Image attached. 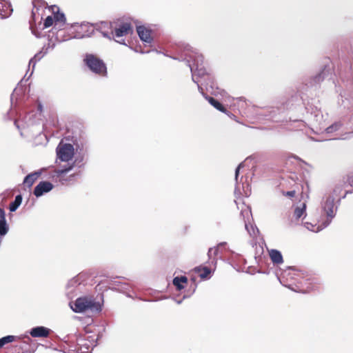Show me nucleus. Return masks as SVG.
<instances>
[{"instance_id": "nucleus-22", "label": "nucleus", "mask_w": 353, "mask_h": 353, "mask_svg": "<svg viewBox=\"0 0 353 353\" xmlns=\"http://www.w3.org/2000/svg\"><path fill=\"white\" fill-rule=\"evenodd\" d=\"M341 126V123L340 122H336L332 125H330L329 127H327L326 128V132L327 133H332L333 132L338 130Z\"/></svg>"}, {"instance_id": "nucleus-18", "label": "nucleus", "mask_w": 353, "mask_h": 353, "mask_svg": "<svg viewBox=\"0 0 353 353\" xmlns=\"http://www.w3.org/2000/svg\"><path fill=\"white\" fill-rule=\"evenodd\" d=\"M22 202V196L21 194L15 196L14 201L10 203L9 210L10 212H14L19 207Z\"/></svg>"}, {"instance_id": "nucleus-11", "label": "nucleus", "mask_w": 353, "mask_h": 353, "mask_svg": "<svg viewBox=\"0 0 353 353\" xmlns=\"http://www.w3.org/2000/svg\"><path fill=\"white\" fill-rule=\"evenodd\" d=\"M12 12L10 5L5 0H0V17L1 18L8 17Z\"/></svg>"}, {"instance_id": "nucleus-30", "label": "nucleus", "mask_w": 353, "mask_h": 353, "mask_svg": "<svg viewBox=\"0 0 353 353\" xmlns=\"http://www.w3.org/2000/svg\"><path fill=\"white\" fill-rule=\"evenodd\" d=\"M352 185H353V179H352Z\"/></svg>"}, {"instance_id": "nucleus-15", "label": "nucleus", "mask_w": 353, "mask_h": 353, "mask_svg": "<svg viewBox=\"0 0 353 353\" xmlns=\"http://www.w3.org/2000/svg\"><path fill=\"white\" fill-rule=\"evenodd\" d=\"M219 246L211 248L209 249L208 256L209 258L210 263L212 264H216V256L219 254Z\"/></svg>"}, {"instance_id": "nucleus-4", "label": "nucleus", "mask_w": 353, "mask_h": 353, "mask_svg": "<svg viewBox=\"0 0 353 353\" xmlns=\"http://www.w3.org/2000/svg\"><path fill=\"white\" fill-rule=\"evenodd\" d=\"M57 154L61 161H68L74 156V147L70 143L59 144L57 148Z\"/></svg>"}, {"instance_id": "nucleus-23", "label": "nucleus", "mask_w": 353, "mask_h": 353, "mask_svg": "<svg viewBox=\"0 0 353 353\" xmlns=\"http://www.w3.org/2000/svg\"><path fill=\"white\" fill-rule=\"evenodd\" d=\"M54 23V17L52 16H48L44 21L43 27H44V28H50V26H52L53 25Z\"/></svg>"}, {"instance_id": "nucleus-8", "label": "nucleus", "mask_w": 353, "mask_h": 353, "mask_svg": "<svg viewBox=\"0 0 353 353\" xmlns=\"http://www.w3.org/2000/svg\"><path fill=\"white\" fill-rule=\"evenodd\" d=\"M32 337H48L50 334V330L43 326L34 327L30 331Z\"/></svg>"}, {"instance_id": "nucleus-20", "label": "nucleus", "mask_w": 353, "mask_h": 353, "mask_svg": "<svg viewBox=\"0 0 353 353\" xmlns=\"http://www.w3.org/2000/svg\"><path fill=\"white\" fill-rule=\"evenodd\" d=\"M305 203H303L302 207H297L295 208L294 215L296 217V219H299L304 214L305 212Z\"/></svg>"}, {"instance_id": "nucleus-14", "label": "nucleus", "mask_w": 353, "mask_h": 353, "mask_svg": "<svg viewBox=\"0 0 353 353\" xmlns=\"http://www.w3.org/2000/svg\"><path fill=\"white\" fill-rule=\"evenodd\" d=\"M270 256L273 263L281 264L283 262L281 253L276 250H270Z\"/></svg>"}, {"instance_id": "nucleus-7", "label": "nucleus", "mask_w": 353, "mask_h": 353, "mask_svg": "<svg viewBox=\"0 0 353 353\" xmlns=\"http://www.w3.org/2000/svg\"><path fill=\"white\" fill-rule=\"evenodd\" d=\"M53 14L55 25H63L65 23V17L63 13L59 12V8L57 6H51L50 8Z\"/></svg>"}, {"instance_id": "nucleus-3", "label": "nucleus", "mask_w": 353, "mask_h": 353, "mask_svg": "<svg viewBox=\"0 0 353 353\" xmlns=\"http://www.w3.org/2000/svg\"><path fill=\"white\" fill-rule=\"evenodd\" d=\"M99 305L97 304L92 299L83 296L78 298L73 305H71V308L75 312H83L88 310H98Z\"/></svg>"}, {"instance_id": "nucleus-9", "label": "nucleus", "mask_w": 353, "mask_h": 353, "mask_svg": "<svg viewBox=\"0 0 353 353\" xmlns=\"http://www.w3.org/2000/svg\"><path fill=\"white\" fill-rule=\"evenodd\" d=\"M9 230V225L6 223V214L3 209L0 208V235H6Z\"/></svg>"}, {"instance_id": "nucleus-17", "label": "nucleus", "mask_w": 353, "mask_h": 353, "mask_svg": "<svg viewBox=\"0 0 353 353\" xmlns=\"http://www.w3.org/2000/svg\"><path fill=\"white\" fill-rule=\"evenodd\" d=\"M194 271L199 274L201 279H206L211 274V270L208 267H197L195 268Z\"/></svg>"}, {"instance_id": "nucleus-10", "label": "nucleus", "mask_w": 353, "mask_h": 353, "mask_svg": "<svg viewBox=\"0 0 353 353\" xmlns=\"http://www.w3.org/2000/svg\"><path fill=\"white\" fill-rule=\"evenodd\" d=\"M40 176V172H32L25 177L23 180V184L27 187L30 188L34 184V183L39 178Z\"/></svg>"}, {"instance_id": "nucleus-1", "label": "nucleus", "mask_w": 353, "mask_h": 353, "mask_svg": "<svg viewBox=\"0 0 353 353\" xmlns=\"http://www.w3.org/2000/svg\"><path fill=\"white\" fill-rule=\"evenodd\" d=\"M85 64L94 74L100 77H106L107 67L104 61L92 54H87L83 59Z\"/></svg>"}, {"instance_id": "nucleus-25", "label": "nucleus", "mask_w": 353, "mask_h": 353, "mask_svg": "<svg viewBox=\"0 0 353 353\" xmlns=\"http://www.w3.org/2000/svg\"><path fill=\"white\" fill-rule=\"evenodd\" d=\"M241 166V164H240L236 168V170H235V178L237 180V178H238V176H239V170H240V168Z\"/></svg>"}, {"instance_id": "nucleus-6", "label": "nucleus", "mask_w": 353, "mask_h": 353, "mask_svg": "<svg viewBox=\"0 0 353 353\" xmlns=\"http://www.w3.org/2000/svg\"><path fill=\"white\" fill-rule=\"evenodd\" d=\"M137 33L141 40L143 41L150 43L152 41V37L151 36V30L146 28L144 26H139L137 28Z\"/></svg>"}, {"instance_id": "nucleus-2", "label": "nucleus", "mask_w": 353, "mask_h": 353, "mask_svg": "<svg viewBox=\"0 0 353 353\" xmlns=\"http://www.w3.org/2000/svg\"><path fill=\"white\" fill-rule=\"evenodd\" d=\"M133 33V28L130 23L121 22L118 23L114 28L110 31V34L113 39L119 43H124L123 37L132 34Z\"/></svg>"}, {"instance_id": "nucleus-29", "label": "nucleus", "mask_w": 353, "mask_h": 353, "mask_svg": "<svg viewBox=\"0 0 353 353\" xmlns=\"http://www.w3.org/2000/svg\"><path fill=\"white\" fill-rule=\"evenodd\" d=\"M309 292H310L309 290H303V292H304V293Z\"/></svg>"}, {"instance_id": "nucleus-5", "label": "nucleus", "mask_w": 353, "mask_h": 353, "mask_svg": "<svg viewBox=\"0 0 353 353\" xmlns=\"http://www.w3.org/2000/svg\"><path fill=\"white\" fill-rule=\"evenodd\" d=\"M53 188V185L49 181H41L34 190V194L37 196H41L43 194L50 192Z\"/></svg>"}, {"instance_id": "nucleus-26", "label": "nucleus", "mask_w": 353, "mask_h": 353, "mask_svg": "<svg viewBox=\"0 0 353 353\" xmlns=\"http://www.w3.org/2000/svg\"><path fill=\"white\" fill-rule=\"evenodd\" d=\"M327 215H328L329 216H330V217H332V216H334V215H333V210H332V208H331V209H330V210H329V211H327Z\"/></svg>"}, {"instance_id": "nucleus-16", "label": "nucleus", "mask_w": 353, "mask_h": 353, "mask_svg": "<svg viewBox=\"0 0 353 353\" xmlns=\"http://www.w3.org/2000/svg\"><path fill=\"white\" fill-rule=\"evenodd\" d=\"M188 278L185 276H176L173 279V284L176 286V289L181 290L184 288L182 283H187Z\"/></svg>"}, {"instance_id": "nucleus-27", "label": "nucleus", "mask_w": 353, "mask_h": 353, "mask_svg": "<svg viewBox=\"0 0 353 353\" xmlns=\"http://www.w3.org/2000/svg\"><path fill=\"white\" fill-rule=\"evenodd\" d=\"M38 110H39V112H42V110H43L42 105H41V104H40V103L38 105Z\"/></svg>"}, {"instance_id": "nucleus-28", "label": "nucleus", "mask_w": 353, "mask_h": 353, "mask_svg": "<svg viewBox=\"0 0 353 353\" xmlns=\"http://www.w3.org/2000/svg\"><path fill=\"white\" fill-rule=\"evenodd\" d=\"M352 191H346L345 194L343 197H345L347 194L352 193Z\"/></svg>"}, {"instance_id": "nucleus-24", "label": "nucleus", "mask_w": 353, "mask_h": 353, "mask_svg": "<svg viewBox=\"0 0 353 353\" xmlns=\"http://www.w3.org/2000/svg\"><path fill=\"white\" fill-rule=\"evenodd\" d=\"M283 195L292 198L296 195V191L292 190V191L284 192Z\"/></svg>"}, {"instance_id": "nucleus-19", "label": "nucleus", "mask_w": 353, "mask_h": 353, "mask_svg": "<svg viewBox=\"0 0 353 353\" xmlns=\"http://www.w3.org/2000/svg\"><path fill=\"white\" fill-rule=\"evenodd\" d=\"M73 165H70L65 168L59 169L57 170V176L60 178L61 181L64 180L65 175L72 169Z\"/></svg>"}, {"instance_id": "nucleus-21", "label": "nucleus", "mask_w": 353, "mask_h": 353, "mask_svg": "<svg viewBox=\"0 0 353 353\" xmlns=\"http://www.w3.org/2000/svg\"><path fill=\"white\" fill-rule=\"evenodd\" d=\"M17 336L12 335H8L0 339V348L2 347L4 345L12 343L15 341Z\"/></svg>"}, {"instance_id": "nucleus-13", "label": "nucleus", "mask_w": 353, "mask_h": 353, "mask_svg": "<svg viewBox=\"0 0 353 353\" xmlns=\"http://www.w3.org/2000/svg\"><path fill=\"white\" fill-rule=\"evenodd\" d=\"M206 99L208 101V102L216 110L221 111V112L228 114V110H226V108L216 99L212 97H206Z\"/></svg>"}, {"instance_id": "nucleus-12", "label": "nucleus", "mask_w": 353, "mask_h": 353, "mask_svg": "<svg viewBox=\"0 0 353 353\" xmlns=\"http://www.w3.org/2000/svg\"><path fill=\"white\" fill-rule=\"evenodd\" d=\"M113 26L112 24L110 22H101L99 25V30L105 37L108 39H111L110 32L108 31V29H110V31L112 30Z\"/></svg>"}]
</instances>
